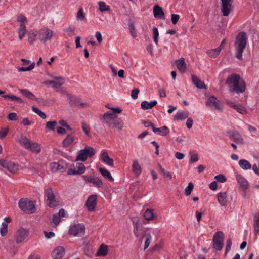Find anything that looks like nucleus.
I'll use <instances>...</instances> for the list:
<instances>
[{"instance_id": "1", "label": "nucleus", "mask_w": 259, "mask_h": 259, "mask_svg": "<svg viewBox=\"0 0 259 259\" xmlns=\"http://www.w3.org/2000/svg\"><path fill=\"white\" fill-rule=\"evenodd\" d=\"M226 84L229 87L230 91L236 93H243L246 89L244 80L236 73H233L228 77Z\"/></svg>"}, {"instance_id": "2", "label": "nucleus", "mask_w": 259, "mask_h": 259, "mask_svg": "<svg viewBox=\"0 0 259 259\" xmlns=\"http://www.w3.org/2000/svg\"><path fill=\"white\" fill-rule=\"evenodd\" d=\"M246 35L244 32H241L237 35L234 43L235 56L240 60L242 59V53L246 48Z\"/></svg>"}, {"instance_id": "3", "label": "nucleus", "mask_w": 259, "mask_h": 259, "mask_svg": "<svg viewBox=\"0 0 259 259\" xmlns=\"http://www.w3.org/2000/svg\"><path fill=\"white\" fill-rule=\"evenodd\" d=\"M117 117V116L116 114H114V113H111V112L108 111L104 113L103 115L102 120L105 123L107 124L109 126L121 131L123 127L124 123L122 121L119 122L116 120Z\"/></svg>"}, {"instance_id": "4", "label": "nucleus", "mask_w": 259, "mask_h": 259, "mask_svg": "<svg viewBox=\"0 0 259 259\" xmlns=\"http://www.w3.org/2000/svg\"><path fill=\"white\" fill-rule=\"evenodd\" d=\"M18 141L22 147L33 153H38L41 151L40 144L31 141L25 136L21 137Z\"/></svg>"}, {"instance_id": "5", "label": "nucleus", "mask_w": 259, "mask_h": 259, "mask_svg": "<svg viewBox=\"0 0 259 259\" xmlns=\"http://www.w3.org/2000/svg\"><path fill=\"white\" fill-rule=\"evenodd\" d=\"M20 209L27 214H32L36 211L34 202L27 198H22L18 203Z\"/></svg>"}, {"instance_id": "6", "label": "nucleus", "mask_w": 259, "mask_h": 259, "mask_svg": "<svg viewBox=\"0 0 259 259\" xmlns=\"http://www.w3.org/2000/svg\"><path fill=\"white\" fill-rule=\"evenodd\" d=\"M44 194L47 198V205L49 207L54 208L58 205V199L55 192L51 188L48 187L45 189Z\"/></svg>"}, {"instance_id": "7", "label": "nucleus", "mask_w": 259, "mask_h": 259, "mask_svg": "<svg viewBox=\"0 0 259 259\" xmlns=\"http://www.w3.org/2000/svg\"><path fill=\"white\" fill-rule=\"evenodd\" d=\"M53 78L54 80L46 81L44 83L47 85H51L52 88L57 92L65 93L62 88V85L65 83L64 78L61 76L53 77Z\"/></svg>"}, {"instance_id": "8", "label": "nucleus", "mask_w": 259, "mask_h": 259, "mask_svg": "<svg viewBox=\"0 0 259 259\" xmlns=\"http://www.w3.org/2000/svg\"><path fill=\"white\" fill-rule=\"evenodd\" d=\"M95 154L96 151L93 147L86 146L84 149L77 152L76 161H84L88 157H91Z\"/></svg>"}, {"instance_id": "9", "label": "nucleus", "mask_w": 259, "mask_h": 259, "mask_svg": "<svg viewBox=\"0 0 259 259\" xmlns=\"http://www.w3.org/2000/svg\"><path fill=\"white\" fill-rule=\"evenodd\" d=\"M29 230L28 229L20 228L15 234V240L17 244L22 243L28 237Z\"/></svg>"}, {"instance_id": "10", "label": "nucleus", "mask_w": 259, "mask_h": 259, "mask_svg": "<svg viewBox=\"0 0 259 259\" xmlns=\"http://www.w3.org/2000/svg\"><path fill=\"white\" fill-rule=\"evenodd\" d=\"M71 235L75 237H81L85 233V226L81 224H75L71 226L69 230Z\"/></svg>"}, {"instance_id": "11", "label": "nucleus", "mask_w": 259, "mask_h": 259, "mask_svg": "<svg viewBox=\"0 0 259 259\" xmlns=\"http://www.w3.org/2000/svg\"><path fill=\"white\" fill-rule=\"evenodd\" d=\"M213 247L218 251L222 250L224 245V234L222 232H218L213 236Z\"/></svg>"}, {"instance_id": "12", "label": "nucleus", "mask_w": 259, "mask_h": 259, "mask_svg": "<svg viewBox=\"0 0 259 259\" xmlns=\"http://www.w3.org/2000/svg\"><path fill=\"white\" fill-rule=\"evenodd\" d=\"M0 166L7 169L10 172L15 174L18 170V165L14 162L6 159H0Z\"/></svg>"}, {"instance_id": "13", "label": "nucleus", "mask_w": 259, "mask_h": 259, "mask_svg": "<svg viewBox=\"0 0 259 259\" xmlns=\"http://www.w3.org/2000/svg\"><path fill=\"white\" fill-rule=\"evenodd\" d=\"M85 167L82 163H76L72 165L68 169L67 174L69 175H80L85 172Z\"/></svg>"}, {"instance_id": "14", "label": "nucleus", "mask_w": 259, "mask_h": 259, "mask_svg": "<svg viewBox=\"0 0 259 259\" xmlns=\"http://www.w3.org/2000/svg\"><path fill=\"white\" fill-rule=\"evenodd\" d=\"M38 32L39 39L44 43L51 39L54 35V31L47 27L42 28Z\"/></svg>"}, {"instance_id": "15", "label": "nucleus", "mask_w": 259, "mask_h": 259, "mask_svg": "<svg viewBox=\"0 0 259 259\" xmlns=\"http://www.w3.org/2000/svg\"><path fill=\"white\" fill-rule=\"evenodd\" d=\"M82 178L87 183L92 184L97 188H101L103 186L101 179L95 176H83Z\"/></svg>"}, {"instance_id": "16", "label": "nucleus", "mask_w": 259, "mask_h": 259, "mask_svg": "<svg viewBox=\"0 0 259 259\" xmlns=\"http://www.w3.org/2000/svg\"><path fill=\"white\" fill-rule=\"evenodd\" d=\"M206 105L211 109L221 110L223 109V106L221 104L220 101L214 96H210L206 102Z\"/></svg>"}, {"instance_id": "17", "label": "nucleus", "mask_w": 259, "mask_h": 259, "mask_svg": "<svg viewBox=\"0 0 259 259\" xmlns=\"http://www.w3.org/2000/svg\"><path fill=\"white\" fill-rule=\"evenodd\" d=\"M229 138L233 139L237 144H244V141L241 134L236 130L230 131L227 132Z\"/></svg>"}, {"instance_id": "18", "label": "nucleus", "mask_w": 259, "mask_h": 259, "mask_svg": "<svg viewBox=\"0 0 259 259\" xmlns=\"http://www.w3.org/2000/svg\"><path fill=\"white\" fill-rule=\"evenodd\" d=\"M143 215L144 219L148 222L156 220L158 217L155 209L151 208H147Z\"/></svg>"}, {"instance_id": "19", "label": "nucleus", "mask_w": 259, "mask_h": 259, "mask_svg": "<svg viewBox=\"0 0 259 259\" xmlns=\"http://www.w3.org/2000/svg\"><path fill=\"white\" fill-rule=\"evenodd\" d=\"M97 196L96 195H92L90 196L85 203V205L89 211H93L95 210L97 205Z\"/></svg>"}, {"instance_id": "20", "label": "nucleus", "mask_w": 259, "mask_h": 259, "mask_svg": "<svg viewBox=\"0 0 259 259\" xmlns=\"http://www.w3.org/2000/svg\"><path fill=\"white\" fill-rule=\"evenodd\" d=\"M222 12L224 16H227L230 13L232 0H221Z\"/></svg>"}, {"instance_id": "21", "label": "nucleus", "mask_w": 259, "mask_h": 259, "mask_svg": "<svg viewBox=\"0 0 259 259\" xmlns=\"http://www.w3.org/2000/svg\"><path fill=\"white\" fill-rule=\"evenodd\" d=\"M65 254V249L62 246L57 247L52 252V258L62 259Z\"/></svg>"}, {"instance_id": "22", "label": "nucleus", "mask_w": 259, "mask_h": 259, "mask_svg": "<svg viewBox=\"0 0 259 259\" xmlns=\"http://www.w3.org/2000/svg\"><path fill=\"white\" fill-rule=\"evenodd\" d=\"M101 158L102 161L103 163H104L105 164H106L109 166H113V165H114L113 160L109 157L108 154L105 151H102L101 152Z\"/></svg>"}, {"instance_id": "23", "label": "nucleus", "mask_w": 259, "mask_h": 259, "mask_svg": "<svg viewBox=\"0 0 259 259\" xmlns=\"http://www.w3.org/2000/svg\"><path fill=\"white\" fill-rule=\"evenodd\" d=\"M237 181L240 185V188L243 190H246L249 186V183L247 180L241 175H237L236 176Z\"/></svg>"}, {"instance_id": "24", "label": "nucleus", "mask_w": 259, "mask_h": 259, "mask_svg": "<svg viewBox=\"0 0 259 259\" xmlns=\"http://www.w3.org/2000/svg\"><path fill=\"white\" fill-rule=\"evenodd\" d=\"M153 14L155 17L157 18L158 19H165V15L162 9L158 5H155L154 6L153 9Z\"/></svg>"}, {"instance_id": "25", "label": "nucleus", "mask_w": 259, "mask_h": 259, "mask_svg": "<svg viewBox=\"0 0 259 259\" xmlns=\"http://www.w3.org/2000/svg\"><path fill=\"white\" fill-rule=\"evenodd\" d=\"M133 223L134 225V234L136 237H138L141 234L142 225L141 224V223L138 220H133Z\"/></svg>"}, {"instance_id": "26", "label": "nucleus", "mask_w": 259, "mask_h": 259, "mask_svg": "<svg viewBox=\"0 0 259 259\" xmlns=\"http://www.w3.org/2000/svg\"><path fill=\"white\" fill-rule=\"evenodd\" d=\"M253 230L254 235L257 236L259 235V212L253 214Z\"/></svg>"}, {"instance_id": "27", "label": "nucleus", "mask_w": 259, "mask_h": 259, "mask_svg": "<svg viewBox=\"0 0 259 259\" xmlns=\"http://www.w3.org/2000/svg\"><path fill=\"white\" fill-rule=\"evenodd\" d=\"M217 198L219 203L222 206L227 205V194L225 192L219 193L217 195Z\"/></svg>"}, {"instance_id": "28", "label": "nucleus", "mask_w": 259, "mask_h": 259, "mask_svg": "<svg viewBox=\"0 0 259 259\" xmlns=\"http://www.w3.org/2000/svg\"><path fill=\"white\" fill-rule=\"evenodd\" d=\"M132 168L135 175L139 176L141 174L142 167L137 159L133 160Z\"/></svg>"}, {"instance_id": "29", "label": "nucleus", "mask_w": 259, "mask_h": 259, "mask_svg": "<svg viewBox=\"0 0 259 259\" xmlns=\"http://www.w3.org/2000/svg\"><path fill=\"white\" fill-rule=\"evenodd\" d=\"M75 140V137L72 134H68L66 138L63 140L62 144L63 147L66 148L69 147Z\"/></svg>"}, {"instance_id": "30", "label": "nucleus", "mask_w": 259, "mask_h": 259, "mask_svg": "<svg viewBox=\"0 0 259 259\" xmlns=\"http://www.w3.org/2000/svg\"><path fill=\"white\" fill-rule=\"evenodd\" d=\"M176 65L177 68L182 73L186 70V64L184 58H181L180 59L176 61Z\"/></svg>"}, {"instance_id": "31", "label": "nucleus", "mask_w": 259, "mask_h": 259, "mask_svg": "<svg viewBox=\"0 0 259 259\" xmlns=\"http://www.w3.org/2000/svg\"><path fill=\"white\" fill-rule=\"evenodd\" d=\"M66 95L67 100L69 104L71 105L77 107L80 99L76 96H73L68 93H66Z\"/></svg>"}, {"instance_id": "32", "label": "nucleus", "mask_w": 259, "mask_h": 259, "mask_svg": "<svg viewBox=\"0 0 259 259\" xmlns=\"http://www.w3.org/2000/svg\"><path fill=\"white\" fill-rule=\"evenodd\" d=\"M152 131L154 133L161 136H165L169 133L168 128L164 126L160 128H156L154 126H152Z\"/></svg>"}, {"instance_id": "33", "label": "nucleus", "mask_w": 259, "mask_h": 259, "mask_svg": "<svg viewBox=\"0 0 259 259\" xmlns=\"http://www.w3.org/2000/svg\"><path fill=\"white\" fill-rule=\"evenodd\" d=\"M39 35V32L37 30L34 29L28 33V41L30 44H33L36 39L37 35Z\"/></svg>"}, {"instance_id": "34", "label": "nucleus", "mask_w": 259, "mask_h": 259, "mask_svg": "<svg viewBox=\"0 0 259 259\" xmlns=\"http://www.w3.org/2000/svg\"><path fill=\"white\" fill-rule=\"evenodd\" d=\"M192 80L194 85L199 89H206L204 83L195 75H192Z\"/></svg>"}, {"instance_id": "35", "label": "nucleus", "mask_w": 259, "mask_h": 259, "mask_svg": "<svg viewBox=\"0 0 259 259\" xmlns=\"http://www.w3.org/2000/svg\"><path fill=\"white\" fill-rule=\"evenodd\" d=\"M157 102L156 100L148 102L146 101H144L141 103V108L144 110H148L152 109L154 106L156 105Z\"/></svg>"}, {"instance_id": "36", "label": "nucleus", "mask_w": 259, "mask_h": 259, "mask_svg": "<svg viewBox=\"0 0 259 259\" xmlns=\"http://www.w3.org/2000/svg\"><path fill=\"white\" fill-rule=\"evenodd\" d=\"M158 168V171L162 175L163 177L166 180H171L172 179V175L171 174L165 170L164 168H162V166L158 164L157 165Z\"/></svg>"}, {"instance_id": "37", "label": "nucleus", "mask_w": 259, "mask_h": 259, "mask_svg": "<svg viewBox=\"0 0 259 259\" xmlns=\"http://www.w3.org/2000/svg\"><path fill=\"white\" fill-rule=\"evenodd\" d=\"M108 251V249L107 246L104 244H101L99 247L96 255L100 257L105 256L107 254Z\"/></svg>"}, {"instance_id": "38", "label": "nucleus", "mask_w": 259, "mask_h": 259, "mask_svg": "<svg viewBox=\"0 0 259 259\" xmlns=\"http://www.w3.org/2000/svg\"><path fill=\"white\" fill-rule=\"evenodd\" d=\"M50 168L52 172H63L64 168L60 165L58 163L53 162L50 164Z\"/></svg>"}, {"instance_id": "39", "label": "nucleus", "mask_w": 259, "mask_h": 259, "mask_svg": "<svg viewBox=\"0 0 259 259\" xmlns=\"http://www.w3.org/2000/svg\"><path fill=\"white\" fill-rule=\"evenodd\" d=\"M18 37L20 40H22L26 33V26L23 23H21L18 29Z\"/></svg>"}, {"instance_id": "40", "label": "nucleus", "mask_w": 259, "mask_h": 259, "mask_svg": "<svg viewBox=\"0 0 259 259\" xmlns=\"http://www.w3.org/2000/svg\"><path fill=\"white\" fill-rule=\"evenodd\" d=\"M239 166L243 170H248L251 168L250 163L245 159H241L238 162Z\"/></svg>"}, {"instance_id": "41", "label": "nucleus", "mask_w": 259, "mask_h": 259, "mask_svg": "<svg viewBox=\"0 0 259 259\" xmlns=\"http://www.w3.org/2000/svg\"><path fill=\"white\" fill-rule=\"evenodd\" d=\"M99 170L105 178L108 179L110 181H114L113 178L108 170L103 168H99Z\"/></svg>"}, {"instance_id": "42", "label": "nucleus", "mask_w": 259, "mask_h": 259, "mask_svg": "<svg viewBox=\"0 0 259 259\" xmlns=\"http://www.w3.org/2000/svg\"><path fill=\"white\" fill-rule=\"evenodd\" d=\"M188 115V112L179 111L175 114L174 119L175 120H183L187 118Z\"/></svg>"}, {"instance_id": "43", "label": "nucleus", "mask_w": 259, "mask_h": 259, "mask_svg": "<svg viewBox=\"0 0 259 259\" xmlns=\"http://www.w3.org/2000/svg\"><path fill=\"white\" fill-rule=\"evenodd\" d=\"M220 51L217 49L209 50L206 52L207 54L211 58H215L217 57Z\"/></svg>"}, {"instance_id": "44", "label": "nucleus", "mask_w": 259, "mask_h": 259, "mask_svg": "<svg viewBox=\"0 0 259 259\" xmlns=\"http://www.w3.org/2000/svg\"><path fill=\"white\" fill-rule=\"evenodd\" d=\"M99 8L101 12L108 11L110 10L109 6L106 4L104 2L99 1L98 2Z\"/></svg>"}, {"instance_id": "45", "label": "nucleus", "mask_w": 259, "mask_h": 259, "mask_svg": "<svg viewBox=\"0 0 259 259\" xmlns=\"http://www.w3.org/2000/svg\"><path fill=\"white\" fill-rule=\"evenodd\" d=\"M85 18V16L84 13H83V10L82 8H80L79 9L77 15H76V19L78 20L83 21Z\"/></svg>"}, {"instance_id": "46", "label": "nucleus", "mask_w": 259, "mask_h": 259, "mask_svg": "<svg viewBox=\"0 0 259 259\" xmlns=\"http://www.w3.org/2000/svg\"><path fill=\"white\" fill-rule=\"evenodd\" d=\"M35 66V63L31 64L29 66L27 67H18V71L19 72L29 71L32 70Z\"/></svg>"}, {"instance_id": "47", "label": "nucleus", "mask_w": 259, "mask_h": 259, "mask_svg": "<svg viewBox=\"0 0 259 259\" xmlns=\"http://www.w3.org/2000/svg\"><path fill=\"white\" fill-rule=\"evenodd\" d=\"M57 123L56 121H48L46 125V128L48 130L54 131Z\"/></svg>"}, {"instance_id": "48", "label": "nucleus", "mask_w": 259, "mask_h": 259, "mask_svg": "<svg viewBox=\"0 0 259 259\" xmlns=\"http://www.w3.org/2000/svg\"><path fill=\"white\" fill-rule=\"evenodd\" d=\"M8 233V225L2 224L0 228V234L2 236H5Z\"/></svg>"}, {"instance_id": "49", "label": "nucleus", "mask_w": 259, "mask_h": 259, "mask_svg": "<svg viewBox=\"0 0 259 259\" xmlns=\"http://www.w3.org/2000/svg\"><path fill=\"white\" fill-rule=\"evenodd\" d=\"M153 34L154 41L156 45H158L159 32H158V29L155 27H154L153 28Z\"/></svg>"}, {"instance_id": "50", "label": "nucleus", "mask_w": 259, "mask_h": 259, "mask_svg": "<svg viewBox=\"0 0 259 259\" xmlns=\"http://www.w3.org/2000/svg\"><path fill=\"white\" fill-rule=\"evenodd\" d=\"M32 109L34 112L38 114L41 118L45 119L46 118V114L37 107L33 106Z\"/></svg>"}, {"instance_id": "51", "label": "nucleus", "mask_w": 259, "mask_h": 259, "mask_svg": "<svg viewBox=\"0 0 259 259\" xmlns=\"http://www.w3.org/2000/svg\"><path fill=\"white\" fill-rule=\"evenodd\" d=\"M32 109L34 112L38 114L41 118L45 119L46 118V114L37 107L33 106Z\"/></svg>"}, {"instance_id": "52", "label": "nucleus", "mask_w": 259, "mask_h": 259, "mask_svg": "<svg viewBox=\"0 0 259 259\" xmlns=\"http://www.w3.org/2000/svg\"><path fill=\"white\" fill-rule=\"evenodd\" d=\"M194 185L192 182H189L188 186L185 189V193L186 196H189L193 189Z\"/></svg>"}, {"instance_id": "53", "label": "nucleus", "mask_w": 259, "mask_h": 259, "mask_svg": "<svg viewBox=\"0 0 259 259\" xmlns=\"http://www.w3.org/2000/svg\"><path fill=\"white\" fill-rule=\"evenodd\" d=\"M105 106L106 108L110 109L112 111L111 112V113H114V114H119L122 111V109L120 107H111L109 104L106 105Z\"/></svg>"}, {"instance_id": "54", "label": "nucleus", "mask_w": 259, "mask_h": 259, "mask_svg": "<svg viewBox=\"0 0 259 259\" xmlns=\"http://www.w3.org/2000/svg\"><path fill=\"white\" fill-rule=\"evenodd\" d=\"M21 92L26 97H27L29 99H32L34 98V95L29 92L28 90L24 89V90H21Z\"/></svg>"}, {"instance_id": "55", "label": "nucleus", "mask_w": 259, "mask_h": 259, "mask_svg": "<svg viewBox=\"0 0 259 259\" xmlns=\"http://www.w3.org/2000/svg\"><path fill=\"white\" fill-rule=\"evenodd\" d=\"M3 97L4 98H9L12 101H16L20 103L22 102V100L21 98L14 95H6L3 96Z\"/></svg>"}, {"instance_id": "56", "label": "nucleus", "mask_w": 259, "mask_h": 259, "mask_svg": "<svg viewBox=\"0 0 259 259\" xmlns=\"http://www.w3.org/2000/svg\"><path fill=\"white\" fill-rule=\"evenodd\" d=\"M84 252L86 256L92 257L93 255V250L90 246H87L84 249Z\"/></svg>"}, {"instance_id": "57", "label": "nucleus", "mask_w": 259, "mask_h": 259, "mask_svg": "<svg viewBox=\"0 0 259 259\" xmlns=\"http://www.w3.org/2000/svg\"><path fill=\"white\" fill-rule=\"evenodd\" d=\"M130 32L133 38L137 37V31L133 24H131L128 27Z\"/></svg>"}, {"instance_id": "58", "label": "nucleus", "mask_w": 259, "mask_h": 259, "mask_svg": "<svg viewBox=\"0 0 259 259\" xmlns=\"http://www.w3.org/2000/svg\"><path fill=\"white\" fill-rule=\"evenodd\" d=\"M152 238L150 234H148L146 236V239L145 241V244H144V249H146L149 246L151 241H152Z\"/></svg>"}, {"instance_id": "59", "label": "nucleus", "mask_w": 259, "mask_h": 259, "mask_svg": "<svg viewBox=\"0 0 259 259\" xmlns=\"http://www.w3.org/2000/svg\"><path fill=\"white\" fill-rule=\"evenodd\" d=\"M81 127L83 131L87 136L90 135V128L89 126L84 122L81 123Z\"/></svg>"}, {"instance_id": "60", "label": "nucleus", "mask_w": 259, "mask_h": 259, "mask_svg": "<svg viewBox=\"0 0 259 259\" xmlns=\"http://www.w3.org/2000/svg\"><path fill=\"white\" fill-rule=\"evenodd\" d=\"M235 109L241 114L244 115L247 113V110L246 109L241 106L237 105Z\"/></svg>"}, {"instance_id": "61", "label": "nucleus", "mask_w": 259, "mask_h": 259, "mask_svg": "<svg viewBox=\"0 0 259 259\" xmlns=\"http://www.w3.org/2000/svg\"><path fill=\"white\" fill-rule=\"evenodd\" d=\"M190 154L191 156L190 161L191 163L196 162L198 161L199 158L197 154L190 153Z\"/></svg>"}, {"instance_id": "62", "label": "nucleus", "mask_w": 259, "mask_h": 259, "mask_svg": "<svg viewBox=\"0 0 259 259\" xmlns=\"http://www.w3.org/2000/svg\"><path fill=\"white\" fill-rule=\"evenodd\" d=\"M16 19L18 22H21V23L23 24L25 22H26L27 21L26 17L23 15H19L17 16Z\"/></svg>"}, {"instance_id": "63", "label": "nucleus", "mask_w": 259, "mask_h": 259, "mask_svg": "<svg viewBox=\"0 0 259 259\" xmlns=\"http://www.w3.org/2000/svg\"><path fill=\"white\" fill-rule=\"evenodd\" d=\"M215 179L219 182L223 183L226 181V178L223 175H219L215 177Z\"/></svg>"}, {"instance_id": "64", "label": "nucleus", "mask_w": 259, "mask_h": 259, "mask_svg": "<svg viewBox=\"0 0 259 259\" xmlns=\"http://www.w3.org/2000/svg\"><path fill=\"white\" fill-rule=\"evenodd\" d=\"M139 93V90L138 89H135L131 92V97L134 99H136L138 98V95Z\"/></svg>"}]
</instances>
